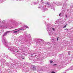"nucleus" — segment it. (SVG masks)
Returning a JSON list of instances; mask_svg holds the SVG:
<instances>
[{"instance_id": "nucleus-1", "label": "nucleus", "mask_w": 73, "mask_h": 73, "mask_svg": "<svg viewBox=\"0 0 73 73\" xmlns=\"http://www.w3.org/2000/svg\"><path fill=\"white\" fill-rule=\"evenodd\" d=\"M66 25H67V24H66V25H65V26H64V27H63V28H66Z\"/></svg>"}, {"instance_id": "nucleus-2", "label": "nucleus", "mask_w": 73, "mask_h": 73, "mask_svg": "<svg viewBox=\"0 0 73 73\" xmlns=\"http://www.w3.org/2000/svg\"><path fill=\"white\" fill-rule=\"evenodd\" d=\"M33 70H35V69H36V67H33Z\"/></svg>"}, {"instance_id": "nucleus-3", "label": "nucleus", "mask_w": 73, "mask_h": 73, "mask_svg": "<svg viewBox=\"0 0 73 73\" xmlns=\"http://www.w3.org/2000/svg\"><path fill=\"white\" fill-rule=\"evenodd\" d=\"M46 5H49V3L47 2L46 3Z\"/></svg>"}, {"instance_id": "nucleus-4", "label": "nucleus", "mask_w": 73, "mask_h": 73, "mask_svg": "<svg viewBox=\"0 0 73 73\" xmlns=\"http://www.w3.org/2000/svg\"><path fill=\"white\" fill-rule=\"evenodd\" d=\"M25 27L26 28H28L29 29V27L27 26H26Z\"/></svg>"}, {"instance_id": "nucleus-5", "label": "nucleus", "mask_w": 73, "mask_h": 73, "mask_svg": "<svg viewBox=\"0 0 73 73\" xmlns=\"http://www.w3.org/2000/svg\"><path fill=\"white\" fill-rule=\"evenodd\" d=\"M50 64H52V63H53V61H50Z\"/></svg>"}, {"instance_id": "nucleus-6", "label": "nucleus", "mask_w": 73, "mask_h": 73, "mask_svg": "<svg viewBox=\"0 0 73 73\" xmlns=\"http://www.w3.org/2000/svg\"><path fill=\"white\" fill-rule=\"evenodd\" d=\"M17 31H14L13 32V33H17Z\"/></svg>"}, {"instance_id": "nucleus-7", "label": "nucleus", "mask_w": 73, "mask_h": 73, "mask_svg": "<svg viewBox=\"0 0 73 73\" xmlns=\"http://www.w3.org/2000/svg\"><path fill=\"white\" fill-rule=\"evenodd\" d=\"M7 35V33L6 32L5 33V35Z\"/></svg>"}, {"instance_id": "nucleus-8", "label": "nucleus", "mask_w": 73, "mask_h": 73, "mask_svg": "<svg viewBox=\"0 0 73 73\" xmlns=\"http://www.w3.org/2000/svg\"><path fill=\"white\" fill-rule=\"evenodd\" d=\"M9 32H10V31H7V32H6V33H9Z\"/></svg>"}, {"instance_id": "nucleus-9", "label": "nucleus", "mask_w": 73, "mask_h": 73, "mask_svg": "<svg viewBox=\"0 0 73 73\" xmlns=\"http://www.w3.org/2000/svg\"><path fill=\"white\" fill-rule=\"evenodd\" d=\"M57 65V64H53V66H55V65Z\"/></svg>"}, {"instance_id": "nucleus-10", "label": "nucleus", "mask_w": 73, "mask_h": 73, "mask_svg": "<svg viewBox=\"0 0 73 73\" xmlns=\"http://www.w3.org/2000/svg\"><path fill=\"white\" fill-rule=\"evenodd\" d=\"M23 29H20V30H18V31H20V30H23Z\"/></svg>"}, {"instance_id": "nucleus-11", "label": "nucleus", "mask_w": 73, "mask_h": 73, "mask_svg": "<svg viewBox=\"0 0 73 73\" xmlns=\"http://www.w3.org/2000/svg\"><path fill=\"white\" fill-rule=\"evenodd\" d=\"M58 37L57 38V41H58Z\"/></svg>"}, {"instance_id": "nucleus-12", "label": "nucleus", "mask_w": 73, "mask_h": 73, "mask_svg": "<svg viewBox=\"0 0 73 73\" xmlns=\"http://www.w3.org/2000/svg\"><path fill=\"white\" fill-rule=\"evenodd\" d=\"M65 16H66V17H67V15H65Z\"/></svg>"}, {"instance_id": "nucleus-13", "label": "nucleus", "mask_w": 73, "mask_h": 73, "mask_svg": "<svg viewBox=\"0 0 73 73\" xmlns=\"http://www.w3.org/2000/svg\"><path fill=\"white\" fill-rule=\"evenodd\" d=\"M68 29H64V30H66Z\"/></svg>"}, {"instance_id": "nucleus-14", "label": "nucleus", "mask_w": 73, "mask_h": 73, "mask_svg": "<svg viewBox=\"0 0 73 73\" xmlns=\"http://www.w3.org/2000/svg\"><path fill=\"white\" fill-rule=\"evenodd\" d=\"M52 30H54V28H52Z\"/></svg>"}, {"instance_id": "nucleus-15", "label": "nucleus", "mask_w": 73, "mask_h": 73, "mask_svg": "<svg viewBox=\"0 0 73 73\" xmlns=\"http://www.w3.org/2000/svg\"><path fill=\"white\" fill-rule=\"evenodd\" d=\"M60 15H61L60 14H59V16H60Z\"/></svg>"}, {"instance_id": "nucleus-16", "label": "nucleus", "mask_w": 73, "mask_h": 73, "mask_svg": "<svg viewBox=\"0 0 73 73\" xmlns=\"http://www.w3.org/2000/svg\"><path fill=\"white\" fill-rule=\"evenodd\" d=\"M22 58L23 59H24V58Z\"/></svg>"}]
</instances>
